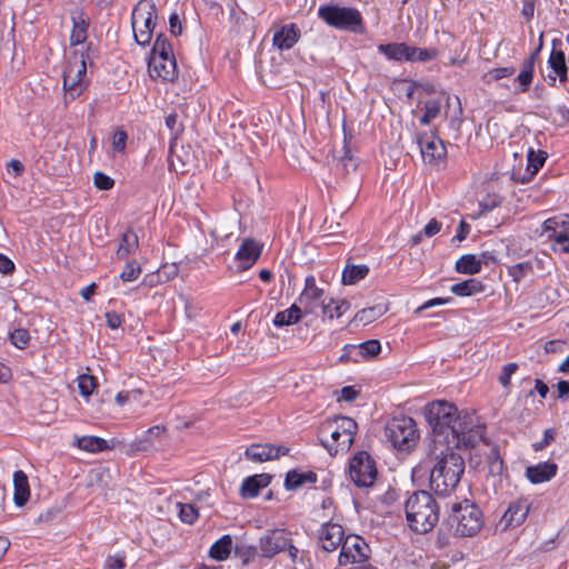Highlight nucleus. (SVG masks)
<instances>
[{"mask_svg":"<svg viewBox=\"0 0 569 569\" xmlns=\"http://www.w3.org/2000/svg\"><path fill=\"white\" fill-rule=\"evenodd\" d=\"M323 290L316 286L313 276H308L305 281V289L299 297V302L303 306L306 313H313L318 307L322 308Z\"/></svg>","mask_w":569,"mask_h":569,"instance_id":"15","label":"nucleus"},{"mask_svg":"<svg viewBox=\"0 0 569 569\" xmlns=\"http://www.w3.org/2000/svg\"><path fill=\"white\" fill-rule=\"evenodd\" d=\"M419 440L416 421L409 416L393 413V450L400 456L409 455L417 448Z\"/></svg>","mask_w":569,"mask_h":569,"instance_id":"7","label":"nucleus"},{"mask_svg":"<svg viewBox=\"0 0 569 569\" xmlns=\"http://www.w3.org/2000/svg\"><path fill=\"white\" fill-rule=\"evenodd\" d=\"M288 452L284 447H274L270 443H254L249 446L244 456L253 462H264L272 459H277Z\"/></svg>","mask_w":569,"mask_h":569,"instance_id":"17","label":"nucleus"},{"mask_svg":"<svg viewBox=\"0 0 569 569\" xmlns=\"http://www.w3.org/2000/svg\"><path fill=\"white\" fill-rule=\"evenodd\" d=\"M470 231V227L465 221H461L457 231V234L455 236V239L458 241H462L467 238L468 233Z\"/></svg>","mask_w":569,"mask_h":569,"instance_id":"64","label":"nucleus"},{"mask_svg":"<svg viewBox=\"0 0 569 569\" xmlns=\"http://www.w3.org/2000/svg\"><path fill=\"white\" fill-rule=\"evenodd\" d=\"M13 501L16 506L22 507L30 498V487L27 475L22 470L13 473Z\"/></svg>","mask_w":569,"mask_h":569,"instance_id":"28","label":"nucleus"},{"mask_svg":"<svg viewBox=\"0 0 569 569\" xmlns=\"http://www.w3.org/2000/svg\"><path fill=\"white\" fill-rule=\"evenodd\" d=\"M232 550V538L230 535L222 536L217 540L209 550V557L217 560H226Z\"/></svg>","mask_w":569,"mask_h":569,"instance_id":"31","label":"nucleus"},{"mask_svg":"<svg viewBox=\"0 0 569 569\" xmlns=\"http://www.w3.org/2000/svg\"><path fill=\"white\" fill-rule=\"evenodd\" d=\"M436 49H421L405 43L393 44V60L428 61L437 57Z\"/></svg>","mask_w":569,"mask_h":569,"instance_id":"19","label":"nucleus"},{"mask_svg":"<svg viewBox=\"0 0 569 569\" xmlns=\"http://www.w3.org/2000/svg\"><path fill=\"white\" fill-rule=\"evenodd\" d=\"M557 472V465L552 462H541L536 466H529L526 469V476L532 483H542L550 480Z\"/></svg>","mask_w":569,"mask_h":569,"instance_id":"27","label":"nucleus"},{"mask_svg":"<svg viewBox=\"0 0 569 569\" xmlns=\"http://www.w3.org/2000/svg\"><path fill=\"white\" fill-rule=\"evenodd\" d=\"M10 340H11V343L13 346H16L17 348L24 349L29 345L30 335H29L28 330H26V329H21V328L16 329L10 335Z\"/></svg>","mask_w":569,"mask_h":569,"instance_id":"49","label":"nucleus"},{"mask_svg":"<svg viewBox=\"0 0 569 569\" xmlns=\"http://www.w3.org/2000/svg\"><path fill=\"white\" fill-rule=\"evenodd\" d=\"M349 475L358 487H369L373 483L377 469L371 457L366 451L357 452L350 460Z\"/></svg>","mask_w":569,"mask_h":569,"instance_id":"10","label":"nucleus"},{"mask_svg":"<svg viewBox=\"0 0 569 569\" xmlns=\"http://www.w3.org/2000/svg\"><path fill=\"white\" fill-rule=\"evenodd\" d=\"M422 159L426 163H435L446 154L442 140L436 136L421 137L418 141Z\"/></svg>","mask_w":569,"mask_h":569,"instance_id":"20","label":"nucleus"},{"mask_svg":"<svg viewBox=\"0 0 569 569\" xmlns=\"http://www.w3.org/2000/svg\"><path fill=\"white\" fill-rule=\"evenodd\" d=\"M23 170H24L23 164L19 160H16V159H12L7 166L8 173H13L14 177L20 176L23 172Z\"/></svg>","mask_w":569,"mask_h":569,"instance_id":"62","label":"nucleus"},{"mask_svg":"<svg viewBox=\"0 0 569 569\" xmlns=\"http://www.w3.org/2000/svg\"><path fill=\"white\" fill-rule=\"evenodd\" d=\"M546 152L539 151L536 153L532 149L528 152V171L533 176L538 172V170L543 166L546 161Z\"/></svg>","mask_w":569,"mask_h":569,"instance_id":"45","label":"nucleus"},{"mask_svg":"<svg viewBox=\"0 0 569 569\" xmlns=\"http://www.w3.org/2000/svg\"><path fill=\"white\" fill-rule=\"evenodd\" d=\"M169 24H170V31L172 34H174V36L181 34L182 26H181L178 14L173 13L170 16Z\"/></svg>","mask_w":569,"mask_h":569,"instance_id":"61","label":"nucleus"},{"mask_svg":"<svg viewBox=\"0 0 569 569\" xmlns=\"http://www.w3.org/2000/svg\"><path fill=\"white\" fill-rule=\"evenodd\" d=\"M179 303L183 308L184 319L187 323H191L198 313V308L193 305L192 299L184 295H179Z\"/></svg>","mask_w":569,"mask_h":569,"instance_id":"46","label":"nucleus"},{"mask_svg":"<svg viewBox=\"0 0 569 569\" xmlns=\"http://www.w3.org/2000/svg\"><path fill=\"white\" fill-rule=\"evenodd\" d=\"M343 131L345 144L341 149L333 151V159L336 161V172L341 176H347L357 170L359 162L347 143L346 126H343Z\"/></svg>","mask_w":569,"mask_h":569,"instance_id":"18","label":"nucleus"},{"mask_svg":"<svg viewBox=\"0 0 569 569\" xmlns=\"http://www.w3.org/2000/svg\"><path fill=\"white\" fill-rule=\"evenodd\" d=\"M179 518L182 522L192 525L199 517L198 510L193 505L178 502Z\"/></svg>","mask_w":569,"mask_h":569,"instance_id":"42","label":"nucleus"},{"mask_svg":"<svg viewBox=\"0 0 569 569\" xmlns=\"http://www.w3.org/2000/svg\"><path fill=\"white\" fill-rule=\"evenodd\" d=\"M127 142V133L123 130H117L112 138V147L116 151H123Z\"/></svg>","mask_w":569,"mask_h":569,"instance_id":"54","label":"nucleus"},{"mask_svg":"<svg viewBox=\"0 0 569 569\" xmlns=\"http://www.w3.org/2000/svg\"><path fill=\"white\" fill-rule=\"evenodd\" d=\"M76 442L81 450L89 452H100L108 448L107 441L99 437L86 436L77 438Z\"/></svg>","mask_w":569,"mask_h":569,"instance_id":"38","label":"nucleus"},{"mask_svg":"<svg viewBox=\"0 0 569 569\" xmlns=\"http://www.w3.org/2000/svg\"><path fill=\"white\" fill-rule=\"evenodd\" d=\"M93 184L99 190H110L114 186V180L103 172L97 171L93 173Z\"/></svg>","mask_w":569,"mask_h":569,"instance_id":"50","label":"nucleus"},{"mask_svg":"<svg viewBox=\"0 0 569 569\" xmlns=\"http://www.w3.org/2000/svg\"><path fill=\"white\" fill-rule=\"evenodd\" d=\"M261 246L253 239H244L236 254L243 269L250 268L261 254Z\"/></svg>","mask_w":569,"mask_h":569,"instance_id":"25","label":"nucleus"},{"mask_svg":"<svg viewBox=\"0 0 569 569\" xmlns=\"http://www.w3.org/2000/svg\"><path fill=\"white\" fill-rule=\"evenodd\" d=\"M351 348L362 358L367 359L376 357L381 350V346L378 340H368L359 346L351 345Z\"/></svg>","mask_w":569,"mask_h":569,"instance_id":"40","label":"nucleus"},{"mask_svg":"<svg viewBox=\"0 0 569 569\" xmlns=\"http://www.w3.org/2000/svg\"><path fill=\"white\" fill-rule=\"evenodd\" d=\"M405 511L408 526L418 533L431 531L439 520V507L425 490L416 491L407 499Z\"/></svg>","mask_w":569,"mask_h":569,"instance_id":"3","label":"nucleus"},{"mask_svg":"<svg viewBox=\"0 0 569 569\" xmlns=\"http://www.w3.org/2000/svg\"><path fill=\"white\" fill-rule=\"evenodd\" d=\"M532 82V73H519L517 78L513 79L512 87L506 84L513 93L523 92L527 90L529 84Z\"/></svg>","mask_w":569,"mask_h":569,"instance_id":"47","label":"nucleus"},{"mask_svg":"<svg viewBox=\"0 0 569 569\" xmlns=\"http://www.w3.org/2000/svg\"><path fill=\"white\" fill-rule=\"evenodd\" d=\"M259 546L262 556L271 558L287 549V546H289V538L283 529L270 530L260 538Z\"/></svg>","mask_w":569,"mask_h":569,"instance_id":"14","label":"nucleus"},{"mask_svg":"<svg viewBox=\"0 0 569 569\" xmlns=\"http://www.w3.org/2000/svg\"><path fill=\"white\" fill-rule=\"evenodd\" d=\"M271 477L267 473L254 475L246 478L240 488L242 498H253L259 495L260 489L270 483Z\"/></svg>","mask_w":569,"mask_h":569,"instance_id":"26","label":"nucleus"},{"mask_svg":"<svg viewBox=\"0 0 569 569\" xmlns=\"http://www.w3.org/2000/svg\"><path fill=\"white\" fill-rule=\"evenodd\" d=\"M486 428L483 427V431ZM470 463L478 466L481 462V456L486 458V461L489 465L490 473H500L502 470V459L500 458L498 447L483 436L481 442L476 447V449H470Z\"/></svg>","mask_w":569,"mask_h":569,"instance_id":"13","label":"nucleus"},{"mask_svg":"<svg viewBox=\"0 0 569 569\" xmlns=\"http://www.w3.org/2000/svg\"><path fill=\"white\" fill-rule=\"evenodd\" d=\"M368 272L369 268L366 264H353L348 261L342 272V283L347 286L356 284L365 279Z\"/></svg>","mask_w":569,"mask_h":569,"instance_id":"30","label":"nucleus"},{"mask_svg":"<svg viewBox=\"0 0 569 569\" xmlns=\"http://www.w3.org/2000/svg\"><path fill=\"white\" fill-rule=\"evenodd\" d=\"M169 163L174 171H186L196 164L194 154L190 148L179 147L174 138L170 146Z\"/></svg>","mask_w":569,"mask_h":569,"instance_id":"21","label":"nucleus"},{"mask_svg":"<svg viewBox=\"0 0 569 569\" xmlns=\"http://www.w3.org/2000/svg\"><path fill=\"white\" fill-rule=\"evenodd\" d=\"M73 28L70 34V48L67 52L68 66L72 71L94 69L93 51L86 44L88 23L81 12L72 14Z\"/></svg>","mask_w":569,"mask_h":569,"instance_id":"4","label":"nucleus"},{"mask_svg":"<svg viewBox=\"0 0 569 569\" xmlns=\"http://www.w3.org/2000/svg\"><path fill=\"white\" fill-rule=\"evenodd\" d=\"M441 229V223L436 219H431L423 228V234L427 237H432L437 234Z\"/></svg>","mask_w":569,"mask_h":569,"instance_id":"56","label":"nucleus"},{"mask_svg":"<svg viewBox=\"0 0 569 569\" xmlns=\"http://www.w3.org/2000/svg\"><path fill=\"white\" fill-rule=\"evenodd\" d=\"M124 557L123 556H109L104 562V569H123Z\"/></svg>","mask_w":569,"mask_h":569,"instance_id":"55","label":"nucleus"},{"mask_svg":"<svg viewBox=\"0 0 569 569\" xmlns=\"http://www.w3.org/2000/svg\"><path fill=\"white\" fill-rule=\"evenodd\" d=\"M156 7L149 1H140L132 11L134 40L140 46L150 43L156 27Z\"/></svg>","mask_w":569,"mask_h":569,"instance_id":"8","label":"nucleus"},{"mask_svg":"<svg viewBox=\"0 0 569 569\" xmlns=\"http://www.w3.org/2000/svg\"><path fill=\"white\" fill-rule=\"evenodd\" d=\"M318 14L327 24L349 31H357L362 20L357 9L348 7L323 6L319 8Z\"/></svg>","mask_w":569,"mask_h":569,"instance_id":"9","label":"nucleus"},{"mask_svg":"<svg viewBox=\"0 0 569 569\" xmlns=\"http://www.w3.org/2000/svg\"><path fill=\"white\" fill-rule=\"evenodd\" d=\"M340 392H341L340 399L348 401V402L353 401L358 396V391L351 386L343 387Z\"/></svg>","mask_w":569,"mask_h":569,"instance_id":"63","label":"nucleus"},{"mask_svg":"<svg viewBox=\"0 0 569 569\" xmlns=\"http://www.w3.org/2000/svg\"><path fill=\"white\" fill-rule=\"evenodd\" d=\"M113 473L108 468H98L91 471L89 487H97L106 496L107 490L112 489Z\"/></svg>","mask_w":569,"mask_h":569,"instance_id":"29","label":"nucleus"},{"mask_svg":"<svg viewBox=\"0 0 569 569\" xmlns=\"http://www.w3.org/2000/svg\"><path fill=\"white\" fill-rule=\"evenodd\" d=\"M174 71L177 63L169 41L158 36L149 58V71Z\"/></svg>","mask_w":569,"mask_h":569,"instance_id":"11","label":"nucleus"},{"mask_svg":"<svg viewBox=\"0 0 569 569\" xmlns=\"http://www.w3.org/2000/svg\"><path fill=\"white\" fill-rule=\"evenodd\" d=\"M87 73H63L64 99L79 97L88 87Z\"/></svg>","mask_w":569,"mask_h":569,"instance_id":"24","label":"nucleus"},{"mask_svg":"<svg viewBox=\"0 0 569 569\" xmlns=\"http://www.w3.org/2000/svg\"><path fill=\"white\" fill-rule=\"evenodd\" d=\"M398 91L405 92L408 99L417 98L423 104V112L419 117L421 124H429L441 112L442 104H447L445 111L446 118L449 120V127L453 132H458L461 126V102L455 97L456 106L451 107V97L445 90H437L431 83H416L403 81L398 84Z\"/></svg>","mask_w":569,"mask_h":569,"instance_id":"2","label":"nucleus"},{"mask_svg":"<svg viewBox=\"0 0 569 569\" xmlns=\"http://www.w3.org/2000/svg\"><path fill=\"white\" fill-rule=\"evenodd\" d=\"M548 62L553 71H568L565 53L562 50L557 49L555 44Z\"/></svg>","mask_w":569,"mask_h":569,"instance_id":"44","label":"nucleus"},{"mask_svg":"<svg viewBox=\"0 0 569 569\" xmlns=\"http://www.w3.org/2000/svg\"><path fill=\"white\" fill-rule=\"evenodd\" d=\"M370 548L361 537L347 536L341 545L339 565L361 563L367 560Z\"/></svg>","mask_w":569,"mask_h":569,"instance_id":"12","label":"nucleus"},{"mask_svg":"<svg viewBox=\"0 0 569 569\" xmlns=\"http://www.w3.org/2000/svg\"><path fill=\"white\" fill-rule=\"evenodd\" d=\"M425 417L436 445L430 488L436 495L447 497L456 490L465 471V459L455 449H476L483 439V425L473 412L459 410L447 401L429 403Z\"/></svg>","mask_w":569,"mask_h":569,"instance_id":"1","label":"nucleus"},{"mask_svg":"<svg viewBox=\"0 0 569 569\" xmlns=\"http://www.w3.org/2000/svg\"><path fill=\"white\" fill-rule=\"evenodd\" d=\"M302 316V310L299 306L292 305L290 308L280 311L273 319V325L277 327L290 326L297 323Z\"/></svg>","mask_w":569,"mask_h":569,"instance_id":"34","label":"nucleus"},{"mask_svg":"<svg viewBox=\"0 0 569 569\" xmlns=\"http://www.w3.org/2000/svg\"><path fill=\"white\" fill-rule=\"evenodd\" d=\"M482 260L475 254H465L456 262V270L460 273L476 274L481 270Z\"/></svg>","mask_w":569,"mask_h":569,"instance_id":"36","label":"nucleus"},{"mask_svg":"<svg viewBox=\"0 0 569 569\" xmlns=\"http://www.w3.org/2000/svg\"><path fill=\"white\" fill-rule=\"evenodd\" d=\"M529 510L530 505L527 500H517L512 502L501 517L499 526L502 530L520 526L526 520Z\"/></svg>","mask_w":569,"mask_h":569,"instance_id":"16","label":"nucleus"},{"mask_svg":"<svg viewBox=\"0 0 569 569\" xmlns=\"http://www.w3.org/2000/svg\"><path fill=\"white\" fill-rule=\"evenodd\" d=\"M522 1V14L527 20H530L535 13L536 0H521Z\"/></svg>","mask_w":569,"mask_h":569,"instance_id":"60","label":"nucleus"},{"mask_svg":"<svg viewBox=\"0 0 569 569\" xmlns=\"http://www.w3.org/2000/svg\"><path fill=\"white\" fill-rule=\"evenodd\" d=\"M106 320H107L108 327L111 329H117L122 323V318L116 312H107Z\"/></svg>","mask_w":569,"mask_h":569,"instance_id":"59","label":"nucleus"},{"mask_svg":"<svg viewBox=\"0 0 569 569\" xmlns=\"http://www.w3.org/2000/svg\"><path fill=\"white\" fill-rule=\"evenodd\" d=\"M382 315L380 307H370L357 312L351 322L367 326L378 319Z\"/></svg>","mask_w":569,"mask_h":569,"instance_id":"41","label":"nucleus"},{"mask_svg":"<svg viewBox=\"0 0 569 569\" xmlns=\"http://www.w3.org/2000/svg\"><path fill=\"white\" fill-rule=\"evenodd\" d=\"M531 270L532 264L528 261L520 262L508 268V272L513 278L515 281H520L521 278Z\"/></svg>","mask_w":569,"mask_h":569,"instance_id":"51","label":"nucleus"},{"mask_svg":"<svg viewBox=\"0 0 569 569\" xmlns=\"http://www.w3.org/2000/svg\"><path fill=\"white\" fill-rule=\"evenodd\" d=\"M317 475L312 471L308 472H298L296 470L289 471L286 476V488L288 490H296L300 488L306 482H316Z\"/></svg>","mask_w":569,"mask_h":569,"instance_id":"33","label":"nucleus"},{"mask_svg":"<svg viewBox=\"0 0 569 569\" xmlns=\"http://www.w3.org/2000/svg\"><path fill=\"white\" fill-rule=\"evenodd\" d=\"M140 273H141L140 264L137 261L132 260L126 264V267L123 268V270L120 274V278L123 281H134L136 279H138Z\"/></svg>","mask_w":569,"mask_h":569,"instance_id":"48","label":"nucleus"},{"mask_svg":"<svg viewBox=\"0 0 569 569\" xmlns=\"http://www.w3.org/2000/svg\"><path fill=\"white\" fill-rule=\"evenodd\" d=\"M555 439V431L547 429L543 433V440L533 445L535 450H541L547 447Z\"/></svg>","mask_w":569,"mask_h":569,"instance_id":"58","label":"nucleus"},{"mask_svg":"<svg viewBox=\"0 0 569 569\" xmlns=\"http://www.w3.org/2000/svg\"><path fill=\"white\" fill-rule=\"evenodd\" d=\"M179 270H178V267L172 263V264H164L162 266L157 274H150V276H147L146 277V281H148L150 284H153L156 282L154 278H157V282H162V281H169L170 279H173L174 277H177Z\"/></svg>","mask_w":569,"mask_h":569,"instance_id":"39","label":"nucleus"},{"mask_svg":"<svg viewBox=\"0 0 569 569\" xmlns=\"http://www.w3.org/2000/svg\"><path fill=\"white\" fill-rule=\"evenodd\" d=\"M139 239L138 236L131 230L126 231L122 234L120 244L117 250V257L119 259H124L129 254L133 253L138 248Z\"/></svg>","mask_w":569,"mask_h":569,"instance_id":"35","label":"nucleus"},{"mask_svg":"<svg viewBox=\"0 0 569 569\" xmlns=\"http://www.w3.org/2000/svg\"><path fill=\"white\" fill-rule=\"evenodd\" d=\"M357 430L358 425L353 419L337 417L322 427L321 445L332 457L345 453L351 448Z\"/></svg>","mask_w":569,"mask_h":569,"instance_id":"5","label":"nucleus"},{"mask_svg":"<svg viewBox=\"0 0 569 569\" xmlns=\"http://www.w3.org/2000/svg\"><path fill=\"white\" fill-rule=\"evenodd\" d=\"M300 34L296 23L283 24L274 31L272 44L280 51L289 50L299 41Z\"/></svg>","mask_w":569,"mask_h":569,"instance_id":"22","label":"nucleus"},{"mask_svg":"<svg viewBox=\"0 0 569 569\" xmlns=\"http://www.w3.org/2000/svg\"><path fill=\"white\" fill-rule=\"evenodd\" d=\"M319 540L323 550L335 551L345 540L343 528L338 523H325L319 531Z\"/></svg>","mask_w":569,"mask_h":569,"instance_id":"23","label":"nucleus"},{"mask_svg":"<svg viewBox=\"0 0 569 569\" xmlns=\"http://www.w3.org/2000/svg\"><path fill=\"white\" fill-rule=\"evenodd\" d=\"M451 526L460 537H472L481 529L482 513L480 509L469 500L456 505L450 516Z\"/></svg>","mask_w":569,"mask_h":569,"instance_id":"6","label":"nucleus"},{"mask_svg":"<svg viewBox=\"0 0 569 569\" xmlns=\"http://www.w3.org/2000/svg\"><path fill=\"white\" fill-rule=\"evenodd\" d=\"M350 308V303L346 300L330 299L328 302L322 301V313L328 320L339 319Z\"/></svg>","mask_w":569,"mask_h":569,"instance_id":"32","label":"nucleus"},{"mask_svg":"<svg viewBox=\"0 0 569 569\" xmlns=\"http://www.w3.org/2000/svg\"><path fill=\"white\" fill-rule=\"evenodd\" d=\"M14 270V263L7 256L0 253V272L9 274Z\"/></svg>","mask_w":569,"mask_h":569,"instance_id":"57","label":"nucleus"},{"mask_svg":"<svg viewBox=\"0 0 569 569\" xmlns=\"http://www.w3.org/2000/svg\"><path fill=\"white\" fill-rule=\"evenodd\" d=\"M517 369H518L517 363H515V362L507 363L502 368V373L499 377V382L503 387H508L510 385V378L516 372Z\"/></svg>","mask_w":569,"mask_h":569,"instance_id":"53","label":"nucleus"},{"mask_svg":"<svg viewBox=\"0 0 569 569\" xmlns=\"http://www.w3.org/2000/svg\"><path fill=\"white\" fill-rule=\"evenodd\" d=\"M78 388L82 396L89 397L97 388V379L91 375H80L78 377Z\"/></svg>","mask_w":569,"mask_h":569,"instance_id":"43","label":"nucleus"},{"mask_svg":"<svg viewBox=\"0 0 569 569\" xmlns=\"http://www.w3.org/2000/svg\"><path fill=\"white\" fill-rule=\"evenodd\" d=\"M483 291V284L476 279H468L451 287V292L459 297L472 296Z\"/></svg>","mask_w":569,"mask_h":569,"instance_id":"37","label":"nucleus"},{"mask_svg":"<svg viewBox=\"0 0 569 569\" xmlns=\"http://www.w3.org/2000/svg\"><path fill=\"white\" fill-rule=\"evenodd\" d=\"M236 555L241 559L243 565L249 563L256 556L257 551L254 547L251 546H237Z\"/></svg>","mask_w":569,"mask_h":569,"instance_id":"52","label":"nucleus"}]
</instances>
